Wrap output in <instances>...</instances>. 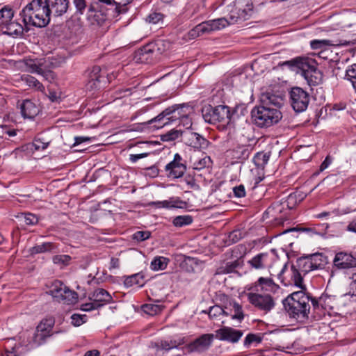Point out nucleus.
Masks as SVG:
<instances>
[{"label":"nucleus","mask_w":356,"mask_h":356,"mask_svg":"<svg viewBox=\"0 0 356 356\" xmlns=\"http://www.w3.org/2000/svg\"><path fill=\"white\" fill-rule=\"evenodd\" d=\"M284 104L282 96L270 92L263 93L260 104L254 106L251 111L252 122L258 127H270L280 122L282 118L280 108Z\"/></svg>","instance_id":"1"},{"label":"nucleus","mask_w":356,"mask_h":356,"mask_svg":"<svg viewBox=\"0 0 356 356\" xmlns=\"http://www.w3.org/2000/svg\"><path fill=\"white\" fill-rule=\"evenodd\" d=\"M20 16L25 27L29 24L42 28L49 24L51 14L46 0H32L22 9Z\"/></svg>","instance_id":"2"},{"label":"nucleus","mask_w":356,"mask_h":356,"mask_svg":"<svg viewBox=\"0 0 356 356\" xmlns=\"http://www.w3.org/2000/svg\"><path fill=\"white\" fill-rule=\"evenodd\" d=\"M310 300L309 293L300 291L287 296L283 301V304L291 318L304 322L309 318L311 309Z\"/></svg>","instance_id":"3"},{"label":"nucleus","mask_w":356,"mask_h":356,"mask_svg":"<svg viewBox=\"0 0 356 356\" xmlns=\"http://www.w3.org/2000/svg\"><path fill=\"white\" fill-rule=\"evenodd\" d=\"M291 69H297V72L306 80L309 86L319 85L323 79V74L317 67V63L309 57H296L283 63Z\"/></svg>","instance_id":"4"},{"label":"nucleus","mask_w":356,"mask_h":356,"mask_svg":"<svg viewBox=\"0 0 356 356\" xmlns=\"http://www.w3.org/2000/svg\"><path fill=\"white\" fill-rule=\"evenodd\" d=\"M56 301L67 305L75 304L78 300V294L70 290L62 282L55 280L51 285L48 292Z\"/></svg>","instance_id":"5"},{"label":"nucleus","mask_w":356,"mask_h":356,"mask_svg":"<svg viewBox=\"0 0 356 356\" xmlns=\"http://www.w3.org/2000/svg\"><path fill=\"white\" fill-rule=\"evenodd\" d=\"M289 99L293 109L296 113L305 111L309 104L311 96L300 87H293L289 91Z\"/></svg>","instance_id":"6"},{"label":"nucleus","mask_w":356,"mask_h":356,"mask_svg":"<svg viewBox=\"0 0 356 356\" xmlns=\"http://www.w3.org/2000/svg\"><path fill=\"white\" fill-rule=\"evenodd\" d=\"M247 296L249 302L252 306L265 314L270 312L275 306V301L270 294L248 293Z\"/></svg>","instance_id":"7"},{"label":"nucleus","mask_w":356,"mask_h":356,"mask_svg":"<svg viewBox=\"0 0 356 356\" xmlns=\"http://www.w3.org/2000/svg\"><path fill=\"white\" fill-rule=\"evenodd\" d=\"M287 270V263L285 264L282 268L280 273L278 274V278L281 280L285 286L295 285L299 287L303 291H307L306 286L302 284V276L299 269L294 265L291 266L290 279H286L284 276Z\"/></svg>","instance_id":"8"},{"label":"nucleus","mask_w":356,"mask_h":356,"mask_svg":"<svg viewBox=\"0 0 356 356\" xmlns=\"http://www.w3.org/2000/svg\"><path fill=\"white\" fill-rule=\"evenodd\" d=\"M54 323L53 318L43 319L36 327L33 342L38 346L44 343L46 339L52 335Z\"/></svg>","instance_id":"9"},{"label":"nucleus","mask_w":356,"mask_h":356,"mask_svg":"<svg viewBox=\"0 0 356 356\" xmlns=\"http://www.w3.org/2000/svg\"><path fill=\"white\" fill-rule=\"evenodd\" d=\"M182 141L186 145L197 149H204L209 145V140L205 138L188 129L183 131Z\"/></svg>","instance_id":"10"},{"label":"nucleus","mask_w":356,"mask_h":356,"mask_svg":"<svg viewBox=\"0 0 356 356\" xmlns=\"http://www.w3.org/2000/svg\"><path fill=\"white\" fill-rule=\"evenodd\" d=\"M165 170L168 172V177L179 178L185 173L186 165L183 161L182 157L177 153L175 154L173 160L165 165Z\"/></svg>","instance_id":"11"},{"label":"nucleus","mask_w":356,"mask_h":356,"mask_svg":"<svg viewBox=\"0 0 356 356\" xmlns=\"http://www.w3.org/2000/svg\"><path fill=\"white\" fill-rule=\"evenodd\" d=\"M333 266L339 270L355 268L356 256L347 252H339L333 259Z\"/></svg>","instance_id":"12"},{"label":"nucleus","mask_w":356,"mask_h":356,"mask_svg":"<svg viewBox=\"0 0 356 356\" xmlns=\"http://www.w3.org/2000/svg\"><path fill=\"white\" fill-rule=\"evenodd\" d=\"M243 334V332L231 327L224 326L215 331V337L220 341L232 343H237Z\"/></svg>","instance_id":"13"},{"label":"nucleus","mask_w":356,"mask_h":356,"mask_svg":"<svg viewBox=\"0 0 356 356\" xmlns=\"http://www.w3.org/2000/svg\"><path fill=\"white\" fill-rule=\"evenodd\" d=\"M273 257L268 252H261L247 261L250 269L263 270L271 267Z\"/></svg>","instance_id":"14"},{"label":"nucleus","mask_w":356,"mask_h":356,"mask_svg":"<svg viewBox=\"0 0 356 356\" xmlns=\"http://www.w3.org/2000/svg\"><path fill=\"white\" fill-rule=\"evenodd\" d=\"M86 87L89 90L101 88V83L105 81V76L101 74L99 66H93L88 69L86 72Z\"/></svg>","instance_id":"15"},{"label":"nucleus","mask_w":356,"mask_h":356,"mask_svg":"<svg viewBox=\"0 0 356 356\" xmlns=\"http://www.w3.org/2000/svg\"><path fill=\"white\" fill-rule=\"evenodd\" d=\"M214 337L213 334H202L188 345L189 351L202 353L207 350L211 346Z\"/></svg>","instance_id":"16"},{"label":"nucleus","mask_w":356,"mask_h":356,"mask_svg":"<svg viewBox=\"0 0 356 356\" xmlns=\"http://www.w3.org/2000/svg\"><path fill=\"white\" fill-rule=\"evenodd\" d=\"M234 113H231L230 108L227 106L219 105L214 107V114H213L214 122L221 123L222 126L229 125L232 122Z\"/></svg>","instance_id":"17"},{"label":"nucleus","mask_w":356,"mask_h":356,"mask_svg":"<svg viewBox=\"0 0 356 356\" xmlns=\"http://www.w3.org/2000/svg\"><path fill=\"white\" fill-rule=\"evenodd\" d=\"M55 63L51 61V57L42 59L29 60L26 62V66L29 72L40 74L43 67H55Z\"/></svg>","instance_id":"18"},{"label":"nucleus","mask_w":356,"mask_h":356,"mask_svg":"<svg viewBox=\"0 0 356 356\" xmlns=\"http://www.w3.org/2000/svg\"><path fill=\"white\" fill-rule=\"evenodd\" d=\"M24 26L17 20L11 19L6 24H0V31L3 34L18 37L23 35Z\"/></svg>","instance_id":"19"},{"label":"nucleus","mask_w":356,"mask_h":356,"mask_svg":"<svg viewBox=\"0 0 356 356\" xmlns=\"http://www.w3.org/2000/svg\"><path fill=\"white\" fill-rule=\"evenodd\" d=\"M51 15L55 17L62 16L70 6L69 0H46Z\"/></svg>","instance_id":"20"},{"label":"nucleus","mask_w":356,"mask_h":356,"mask_svg":"<svg viewBox=\"0 0 356 356\" xmlns=\"http://www.w3.org/2000/svg\"><path fill=\"white\" fill-rule=\"evenodd\" d=\"M88 298L90 301H94L96 305H99V308L113 302L111 295L105 289L100 288L90 293Z\"/></svg>","instance_id":"21"},{"label":"nucleus","mask_w":356,"mask_h":356,"mask_svg":"<svg viewBox=\"0 0 356 356\" xmlns=\"http://www.w3.org/2000/svg\"><path fill=\"white\" fill-rule=\"evenodd\" d=\"M184 106V105L181 104H175L172 106H170L165 110H163L161 113H159L157 116L155 118L151 119L147 122L149 124H151L154 122H158L159 124L157 126V128L163 127L164 125L169 123V121L171 120V118H167L168 121L161 123V121L167 116L172 114L175 111H178L179 108H182Z\"/></svg>","instance_id":"22"},{"label":"nucleus","mask_w":356,"mask_h":356,"mask_svg":"<svg viewBox=\"0 0 356 356\" xmlns=\"http://www.w3.org/2000/svg\"><path fill=\"white\" fill-rule=\"evenodd\" d=\"M236 8L239 11V17H243L240 19L241 22H244L250 19L253 13V3L251 0H243V1H238L236 4Z\"/></svg>","instance_id":"23"},{"label":"nucleus","mask_w":356,"mask_h":356,"mask_svg":"<svg viewBox=\"0 0 356 356\" xmlns=\"http://www.w3.org/2000/svg\"><path fill=\"white\" fill-rule=\"evenodd\" d=\"M258 287H259L261 291H273L277 289L278 286L274 282L272 278L261 277L251 289L258 291Z\"/></svg>","instance_id":"24"},{"label":"nucleus","mask_w":356,"mask_h":356,"mask_svg":"<svg viewBox=\"0 0 356 356\" xmlns=\"http://www.w3.org/2000/svg\"><path fill=\"white\" fill-rule=\"evenodd\" d=\"M21 113L24 118L32 119L38 114L39 108L33 102L26 99L21 105Z\"/></svg>","instance_id":"25"},{"label":"nucleus","mask_w":356,"mask_h":356,"mask_svg":"<svg viewBox=\"0 0 356 356\" xmlns=\"http://www.w3.org/2000/svg\"><path fill=\"white\" fill-rule=\"evenodd\" d=\"M202 23L204 25L207 33L223 29L229 24L228 19L225 17L209 20Z\"/></svg>","instance_id":"26"},{"label":"nucleus","mask_w":356,"mask_h":356,"mask_svg":"<svg viewBox=\"0 0 356 356\" xmlns=\"http://www.w3.org/2000/svg\"><path fill=\"white\" fill-rule=\"evenodd\" d=\"M343 44L342 43H334L330 40H314L310 42V46L312 49H321L319 54L325 53V50L328 46H337Z\"/></svg>","instance_id":"27"},{"label":"nucleus","mask_w":356,"mask_h":356,"mask_svg":"<svg viewBox=\"0 0 356 356\" xmlns=\"http://www.w3.org/2000/svg\"><path fill=\"white\" fill-rule=\"evenodd\" d=\"M295 266L305 275L314 270L308 255L298 258Z\"/></svg>","instance_id":"28"},{"label":"nucleus","mask_w":356,"mask_h":356,"mask_svg":"<svg viewBox=\"0 0 356 356\" xmlns=\"http://www.w3.org/2000/svg\"><path fill=\"white\" fill-rule=\"evenodd\" d=\"M100 2L111 4L113 2L116 6L115 8V11L117 13V15L120 13H124L127 11L128 8L127 6L129 4L132 0H99Z\"/></svg>","instance_id":"29"},{"label":"nucleus","mask_w":356,"mask_h":356,"mask_svg":"<svg viewBox=\"0 0 356 356\" xmlns=\"http://www.w3.org/2000/svg\"><path fill=\"white\" fill-rule=\"evenodd\" d=\"M314 270L321 268L327 263V257L321 253L308 255Z\"/></svg>","instance_id":"30"},{"label":"nucleus","mask_w":356,"mask_h":356,"mask_svg":"<svg viewBox=\"0 0 356 356\" xmlns=\"http://www.w3.org/2000/svg\"><path fill=\"white\" fill-rule=\"evenodd\" d=\"M243 261L236 259L234 261L227 262L224 266L218 268V273L228 274L233 273L236 268L242 265Z\"/></svg>","instance_id":"31"},{"label":"nucleus","mask_w":356,"mask_h":356,"mask_svg":"<svg viewBox=\"0 0 356 356\" xmlns=\"http://www.w3.org/2000/svg\"><path fill=\"white\" fill-rule=\"evenodd\" d=\"M57 246L51 242L43 243L42 244L35 245L32 248L31 253L32 254H38L43 253L47 252H52L54 251Z\"/></svg>","instance_id":"32"},{"label":"nucleus","mask_w":356,"mask_h":356,"mask_svg":"<svg viewBox=\"0 0 356 356\" xmlns=\"http://www.w3.org/2000/svg\"><path fill=\"white\" fill-rule=\"evenodd\" d=\"M302 200V198L300 197V195L297 193H293L288 195L286 199L282 202V204L283 207L286 206L288 209H292L298 202H301Z\"/></svg>","instance_id":"33"},{"label":"nucleus","mask_w":356,"mask_h":356,"mask_svg":"<svg viewBox=\"0 0 356 356\" xmlns=\"http://www.w3.org/2000/svg\"><path fill=\"white\" fill-rule=\"evenodd\" d=\"M24 81L29 87L34 88L38 91L43 92L44 90V86L35 77L30 75H24L22 77Z\"/></svg>","instance_id":"34"},{"label":"nucleus","mask_w":356,"mask_h":356,"mask_svg":"<svg viewBox=\"0 0 356 356\" xmlns=\"http://www.w3.org/2000/svg\"><path fill=\"white\" fill-rule=\"evenodd\" d=\"M153 47L155 49V52L159 57L160 55L165 52L169 49L170 44L168 41H165L163 40H159L155 42H152Z\"/></svg>","instance_id":"35"},{"label":"nucleus","mask_w":356,"mask_h":356,"mask_svg":"<svg viewBox=\"0 0 356 356\" xmlns=\"http://www.w3.org/2000/svg\"><path fill=\"white\" fill-rule=\"evenodd\" d=\"M134 59L138 63H152L154 62L149 56L144 52L143 47L135 52Z\"/></svg>","instance_id":"36"},{"label":"nucleus","mask_w":356,"mask_h":356,"mask_svg":"<svg viewBox=\"0 0 356 356\" xmlns=\"http://www.w3.org/2000/svg\"><path fill=\"white\" fill-rule=\"evenodd\" d=\"M169 259L163 257H155L151 262V268L154 270H164L168 264Z\"/></svg>","instance_id":"37"},{"label":"nucleus","mask_w":356,"mask_h":356,"mask_svg":"<svg viewBox=\"0 0 356 356\" xmlns=\"http://www.w3.org/2000/svg\"><path fill=\"white\" fill-rule=\"evenodd\" d=\"M73 3L76 8V15H83L86 9L90 12H93L94 10L92 6H87L85 0H73Z\"/></svg>","instance_id":"38"},{"label":"nucleus","mask_w":356,"mask_h":356,"mask_svg":"<svg viewBox=\"0 0 356 356\" xmlns=\"http://www.w3.org/2000/svg\"><path fill=\"white\" fill-rule=\"evenodd\" d=\"M14 12L12 8L4 6L0 10V24H6L13 19Z\"/></svg>","instance_id":"39"},{"label":"nucleus","mask_w":356,"mask_h":356,"mask_svg":"<svg viewBox=\"0 0 356 356\" xmlns=\"http://www.w3.org/2000/svg\"><path fill=\"white\" fill-rule=\"evenodd\" d=\"M269 159V154L264 152H258L253 159L254 164L259 168H264L268 163Z\"/></svg>","instance_id":"40"},{"label":"nucleus","mask_w":356,"mask_h":356,"mask_svg":"<svg viewBox=\"0 0 356 356\" xmlns=\"http://www.w3.org/2000/svg\"><path fill=\"white\" fill-rule=\"evenodd\" d=\"M193 222V218L191 216L189 215H185V216H178L175 217L173 220L172 223L175 227H183L185 225H188L191 224Z\"/></svg>","instance_id":"41"},{"label":"nucleus","mask_w":356,"mask_h":356,"mask_svg":"<svg viewBox=\"0 0 356 356\" xmlns=\"http://www.w3.org/2000/svg\"><path fill=\"white\" fill-rule=\"evenodd\" d=\"M202 117L205 122L213 124L214 122L213 114H214V108L211 105L204 106L202 108Z\"/></svg>","instance_id":"42"},{"label":"nucleus","mask_w":356,"mask_h":356,"mask_svg":"<svg viewBox=\"0 0 356 356\" xmlns=\"http://www.w3.org/2000/svg\"><path fill=\"white\" fill-rule=\"evenodd\" d=\"M142 308L145 313L151 316H154L160 313L163 309L162 306L152 303L145 304L143 305Z\"/></svg>","instance_id":"43"},{"label":"nucleus","mask_w":356,"mask_h":356,"mask_svg":"<svg viewBox=\"0 0 356 356\" xmlns=\"http://www.w3.org/2000/svg\"><path fill=\"white\" fill-rule=\"evenodd\" d=\"M204 26V25L202 22L197 25L196 26H195L193 29H191L188 33L189 39H195L202 34L207 33V31Z\"/></svg>","instance_id":"44"},{"label":"nucleus","mask_w":356,"mask_h":356,"mask_svg":"<svg viewBox=\"0 0 356 356\" xmlns=\"http://www.w3.org/2000/svg\"><path fill=\"white\" fill-rule=\"evenodd\" d=\"M183 131L180 130L172 129L161 136V139L163 141H172L177 139L179 136L182 137Z\"/></svg>","instance_id":"45"},{"label":"nucleus","mask_w":356,"mask_h":356,"mask_svg":"<svg viewBox=\"0 0 356 356\" xmlns=\"http://www.w3.org/2000/svg\"><path fill=\"white\" fill-rule=\"evenodd\" d=\"M211 159L209 156H204L203 158L200 159L194 163V168L196 170H201L204 168H208L211 165Z\"/></svg>","instance_id":"46"},{"label":"nucleus","mask_w":356,"mask_h":356,"mask_svg":"<svg viewBox=\"0 0 356 356\" xmlns=\"http://www.w3.org/2000/svg\"><path fill=\"white\" fill-rule=\"evenodd\" d=\"M244 236V233L240 229H236L230 232L228 235L227 241L230 243H236L242 239Z\"/></svg>","instance_id":"47"},{"label":"nucleus","mask_w":356,"mask_h":356,"mask_svg":"<svg viewBox=\"0 0 356 356\" xmlns=\"http://www.w3.org/2000/svg\"><path fill=\"white\" fill-rule=\"evenodd\" d=\"M239 11L240 10L236 8V6L230 10L228 18H227L228 19L229 24L241 22L240 19L243 18V17H239Z\"/></svg>","instance_id":"48"},{"label":"nucleus","mask_w":356,"mask_h":356,"mask_svg":"<svg viewBox=\"0 0 356 356\" xmlns=\"http://www.w3.org/2000/svg\"><path fill=\"white\" fill-rule=\"evenodd\" d=\"M232 307L234 314L232 316V318L237 319L241 321L244 318V314L241 305L236 302H234Z\"/></svg>","instance_id":"49"},{"label":"nucleus","mask_w":356,"mask_h":356,"mask_svg":"<svg viewBox=\"0 0 356 356\" xmlns=\"http://www.w3.org/2000/svg\"><path fill=\"white\" fill-rule=\"evenodd\" d=\"M225 312L222 307L219 305H214L209 308L208 312L209 316L211 319H216Z\"/></svg>","instance_id":"50"},{"label":"nucleus","mask_w":356,"mask_h":356,"mask_svg":"<svg viewBox=\"0 0 356 356\" xmlns=\"http://www.w3.org/2000/svg\"><path fill=\"white\" fill-rule=\"evenodd\" d=\"M151 236L149 231H137L132 235V239L136 242H141L148 239Z\"/></svg>","instance_id":"51"},{"label":"nucleus","mask_w":356,"mask_h":356,"mask_svg":"<svg viewBox=\"0 0 356 356\" xmlns=\"http://www.w3.org/2000/svg\"><path fill=\"white\" fill-rule=\"evenodd\" d=\"M346 76L348 79L352 82L353 86L356 89V64L352 65L346 70Z\"/></svg>","instance_id":"52"},{"label":"nucleus","mask_w":356,"mask_h":356,"mask_svg":"<svg viewBox=\"0 0 356 356\" xmlns=\"http://www.w3.org/2000/svg\"><path fill=\"white\" fill-rule=\"evenodd\" d=\"M86 315H81L79 314H74L71 316V323L74 326H80L86 321Z\"/></svg>","instance_id":"53"},{"label":"nucleus","mask_w":356,"mask_h":356,"mask_svg":"<svg viewBox=\"0 0 356 356\" xmlns=\"http://www.w3.org/2000/svg\"><path fill=\"white\" fill-rule=\"evenodd\" d=\"M163 19V15L161 13L154 12L150 13L146 19V21L151 24H158L162 22Z\"/></svg>","instance_id":"54"},{"label":"nucleus","mask_w":356,"mask_h":356,"mask_svg":"<svg viewBox=\"0 0 356 356\" xmlns=\"http://www.w3.org/2000/svg\"><path fill=\"white\" fill-rule=\"evenodd\" d=\"M261 340L262 339L261 337L254 334L250 333L246 336L244 340V346L245 347H249L253 342L259 343L261 342Z\"/></svg>","instance_id":"55"},{"label":"nucleus","mask_w":356,"mask_h":356,"mask_svg":"<svg viewBox=\"0 0 356 356\" xmlns=\"http://www.w3.org/2000/svg\"><path fill=\"white\" fill-rule=\"evenodd\" d=\"M139 278H143V276L140 275V274H134L129 276L124 280V285L129 287L133 285L140 284Z\"/></svg>","instance_id":"56"},{"label":"nucleus","mask_w":356,"mask_h":356,"mask_svg":"<svg viewBox=\"0 0 356 356\" xmlns=\"http://www.w3.org/2000/svg\"><path fill=\"white\" fill-rule=\"evenodd\" d=\"M71 260V257L67 254L56 255L53 257V261L56 264L67 265Z\"/></svg>","instance_id":"57"},{"label":"nucleus","mask_w":356,"mask_h":356,"mask_svg":"<svg viewBox=\"0 0 356 356\" xmlns=\"http://www.w3.org/2000/svg\"><path fill=\"white\" fill-rule=\"evenodd\" d=\"M143 47L144 52L147 53V54L149 56V57L152 58L153 61L158 58V56L155 52L156 51L153 47V44H152V42L147 44L146 45L143 46Z\"/></svg>","instance_id":"58"},{"label":"nucleus","mask_w":356,"mask_h":356,"mask_svg":"<svg viewBox=\"0 0 356 356\" xmlns=\"http://www.w3.org/2000/svg\"><path fill=\"white\" fill-rule=\"evenodd\" d=\"M159 346L165 350H169L172 348H177L178 343L176 341H161Z\"/></svg>","instance_id":"59"},{"label":"nucleus","mask_w":356,"mask_h":356,"mask_svg":"<svg viewBox=\"0 0 356 356\" xmlns=\"http://www.w3.org/2000/svg\"><path fill=\"white\" fill-rule=\"evenodd\" d=\"M23 218H24L25 224L27 225H35L38 221L37 216L32 213L24 214Z\"/></svg>","instance_id":"60"},{"label":"nucleus","mask_w":356,"mask_h":356,"mask_svg":"<svg viewBox=\"0 0 356 356\" xmlns=\"http://www.w3.org/2000/svg\"><path fill=\"white\" fill-rule=\"evenodd\" d=\"M47 68L48 67H43L39 74H41L48 81L51 82L55 79V74L51 70Z\"/></svg>","instance_id":"61"},{"label":"nucleus","mask_w":356,"mask_h":356,"mask_svg":"<svg viewBox=\"0 0 356 356\" xmlns=\"http://www.w3.org/2000/svg\"><path fill=\"white\" fill-rule=\"evenodd\" d=\"M98 309H99V305H96L94 301H90V302H87L81 305V309L84 312H91Z\"/></svg>","instance_id":"62"},{"label":"nucleus","mask_w":356,"mask_h":356,"mask_svg":"<svg viewBox=\"0 0 356 356\" xmlns=\"http://www.w3.org/2000/svg\"><path fill=\"white\" fill-rule=\"evenodd\" d=\"M233 193L236 197H243L245 196V190L243 185L241 184L233 188Z\"/></svg>","instance_id":"63"},{"label":"nucleus","mask_w":356,"mask_h":356,"mask_svg":"<svg viewBox=\"0 0 356 356\" xmlns=\"http://www.w3.org/2000/svg\"><path fill=\"white\" fill-rule=\"evenodd\" d=\"M149 154V152H144V153L137 154H130L129 160L132 163H136L139 159L147 157Z\"/></svg>","instance_id":"64"}]
</instances>
